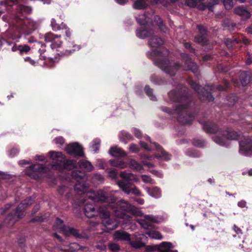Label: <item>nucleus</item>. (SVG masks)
I'll return each mask as SVG.
<instances>
[{
  "label": "nucleus",
  "mask_w": 252,
  "mask_h": 252,
  "mask_svg": "<svg viewBox=\"0 0 252 252\" xmlns=\"http://www.w3.org/2000/svg\"><path fill=\"white\" fill-rule=\"evenodd\" d=\"M186 64L188 65L187 69L191 70L193 73L197 71V66L195 63L190 60L186 61Z\"/></svg>",
  "instance_id": "nucleus-34"
},
{
  "label": "nucleus",
  "mask_w": 252,
  "mask_h": 252,
  "mask_svg": "<svg viewBox=\"0 0 252 252\" xmlns=\"http://www.w3.org/2000/svg\"><path fill=\"white\" fill-rule=\"evenodd\" d=\"M18 49L21 53L22 52L27 53L30 50V47L27 45H19Z\"/></svg>",
  "instance_id": "nucleus-49"
},
{
  "label": "nucleus",
  "mask_w": 252,
  "mask_h": 252,
  "mask_svg": "<svg viewBox=\"0 0 252 252\" xmlns=\"http://www.w3.org/2000/svg\"><path fill=\"white\" fill-rule=\"evenodd\" d=\"M65 52L63 54L64 55H68L70 54L72 51L79 50L80 47L79 46L74 45L73 42H69L65 45Z\"/></svg>",
  "instance_id": "nucleus-27"
},
{
  "label": "nucleus",
  "mask_w": 252,
  "mask_h": 252,
  "mask_svg": "<svg viewBox=\"0 0 252 252\" xmlns=\"http://www.w3.org/2000/svg\"><path fill=\"white\" fill-rule=\"evenodd\" d=\"M94 181L97 180L99 182H101L103 180V177L100 175L96 174L94 176Z\"/></svg>",
  "instance_id": "nucleus-64"
},
{
  "label": "nucleus",
  "mask_w": 252,
  "mask_h": 252,
  "mask_svg": "<svg viewBox=\"0 0 252 252\" xmlns=\"http://www.w3.org/2000/svg\"><path fill=\"white\" fill-rule=\"evenodd\" d=\"M149 18L146 16L145 14H142L136 17L137 22L141 25H145L147 23Z\"/></svg>",
  "instance_id": "nucleus-38"
},
{
  "label": "nucleus",
  "mask_w": 252,
  "mask_h": 252,
  "mask_svg": "<svg viewBox=\"0 0 252 252\" xmlns=\"http://www.w3.org/2000/svg\"><path fill=\"white\" fill-rule=\"evenodd\" d=\"M223 2L226 9H230L233 6L232 0H223Z\"/></svg>",
  "instance_id": "nucleus-50"
},
{
  "label": "nucleus",
  "mask_w": 252,
  "mask_h": 252,
  "mask_svg": "<svg viewBox=\"0 0 252 252\" xmlns=\"http://www.w3.org/2000/svg\"><path fill=\"white\" fill-rule=\"evenodd\" d=\"M77 183L74 186V189L78 194L85 193L87 190L88 186L86 183V178L85 177L80 178L76 177Z\"/></svg>",
  "instance_id": "nucleus-14"
},
{
  "label": "nucleus",
  "mask_w": 252,
  "mask_h": 252,
  "mask_svg": "<svg viewBox=\"0 0 252 252\" xmlns=\"http://www.w3.org/2000/svg\"><path fill=\"white\" fill-rule=\"evenodd\" d=\"M146 237L143 234H138L134 236L135 241H130V245L135 248L138 249L143 247L145 245L144 239Z\"/></svg>",
  "instance_id": "nucleus-16"
},
{
  "label": "nucleus",
  "mask_w": 252,
  "mask_h": 252,
  "mask_svg": "<svg viewBox=\"0 0 252 252\" xmlns=\"http://www.w3.org/2000/svg\"><path fill=\"white\" fill-rule=\"evenodd\" d=\"M144 218L151 224V223H158L159 219L158 217L153 215H145Z\"/></svg>",
  "instance_id": "nucleus-39"
},
{
  "label": "nucleus",
  "mask_w": 252,
  "mask_h": 252,
  "mask_svg": "<svg viewBox=\"0 0 252 252\" xmlns=\"http://www.w3.org/2000/svg\"><path fill=\"white\" fill-rule=\"evenodd\" d=\"M204 129L208 133H214L217 131L218 128L209 123H206L203 125Z\"/></svg>",
  "instance_id": "nucleus-29"
},
{
  "label": "nucleus",
  "mask_w": 252,
  "mask_h": 252,
  "mask_svg": "<svg viewBox=\"0 0 252 252\" xmlns=\"http://www.w3.org/2000/svg\"><path fill=\"white\" fill-rule=\"evenodd\" d=\"M159 67L165 72L171 75H174L180 67L179 64H172L168 61H161L157 63Z\"/></svg>",
  "instance_id": "nucleus-9"
},
{
  "label": "nucleus",
  "mask_w": 252,
  "mask_h": 252,
  "mask_svg": "<svg viewBox=\"0 0 252 252\" xmlns=\"http://www.w3.org/2000/svg\"><path fill=\"white\" fill-rule=\"evenodd\" d=\"M108 247L112 251H117L119 250V246L115 243H111L108 245Z\"/></svg>",
  "instance_id": "nucleus-56"
},
{
  "label": "nucleus",
  "mask_w": 252,
  "mask_h": 252,
  "mask_svg": "<svg viewBox=\"0 0 252 252\" xmlns=\"http://www.w3.org/2000/svg\"><path fill=\"white\" fill-rule=\"evenodd\" d=\"M142 181L145 183L154 184V182L151 178L148 175H143L141 176Z\"/></svg>",
  "instance_id": "nucleus-47"
},
{
  "label": "nucleus",
  "mask_w": 252,
  "mask_h": 252,
  "mask_svg": "<svg viewBox=\"0 0 252 252\" xmlns=\"http://www.w3.org/2000/svg\"><path fill=\"white\" fill-rule=\"evenodd\" d=\"M100 140L98 139H96L94 140L91 145V149L93 151L94 153L97 152L98 151L99 148V145Z\"/></svg>",
  "instance_id": "nucleus-41"
},
{
  "label": "nucleus",
  "mask_w": 252,
  "mask_h": 252,
  "mask_svg": "<svg viewBox=\"0 0 252 252\" xmlns=\"http://www.w3.org/2000/svg\"><path fill=\"white\" fill-rule=\"evenodd\" d=\"M32 202L33 200L31 198H28L23 201L18 206L15 216L12 217L9 216L8 219L13 223L21 219L24 216V210L28 206L31 205Z\"/></svg>",
  "instance_id": "nucleus-7"
},
{
  "label": "nucleus",
  "mask_w": 252,
  "mask_h": 252,
  "mask_svg": "<svg viewBox=\"0 0 252 252\" xmlns=\"http://www.w3.org/2000/svg\"><path fill=\"white\" fill-rule=\"evenodd\" d=\"M205 0H197V7L200 10H204L206 8V5L203 3Z\"/></svg>",
  "instance_id": "nucleus-54"
},
{
  "label": "nucleus",
  "mask_w": 252,
  "mask_h": 252,
  "mask_svg": "<svg viewBox=\"0 0 252 252\" xmlns=\"http://www.w3.org/2000/svg\"><path fill=\"white\" fill-rule=\"evenodd\" d=\"M119 137L120 140L125 143L127 142V140L132 139V136L129 133L124 130L121 132Z\"/></svg>",
  "instance_id": "nucleus-30"
},
{
  "label": "nucleus",
  "mask_w": 252,
  "mask_h": 252,
  "mask_svg": "<svg viewBox=\"0 0 252 252\" xmlns=\"http://www.w3.org/2000/svg\"><path fill=\"white\" fill-rule=\"evenodd\" d=\"M233 229L234 231L238 235V236L240 237V235L242 234L241 229L236 225H234Z\"/></svg>",
  "instance_id": "nucleus-57"
},
{
  "label": "nucleus",
  "mask_w": 252,
  "mask_h": 252,
  "mask_svg": "<svg viewBox=\"0 0 252 252\" xmlns=\"http://www.w3.org/2000/svg\"><path fill=\"white\" fill-rule=\"evenodd\" d=\"M109 153L113 157H126L127 155L122 149L117 146L111 147Z\"/></svg>",
  "instance_id": "nucleus-24"
},
{
  "label": "nucleus",
  "mask_w": 252,
  "mask_h": 252,
  "mask_svg": "<svg viewBox=\"0 0 252 252\" xmlns=\"http://www.w3.org/2000/svg\"><path fill=\"white\" fill-rule=\"evenodd\" d=\"M150 146L147 143L142 141L140 142V144L142 147L147 151H157L158 153L155 155V157L158 158H161L163 160L170 159L171 156L164 151L160 146L158 145L156 143H152L150 141Z\"/></svg>",
  "instance_id": "nucleus-4"
},
{
  "label": "nucleus",
  "mask_w": 252,
  "mask_h": 252,
  "mask_svg": "<svg viewBox=\"0 0 252 252\" xmlns=\"http://www.w3.org/2000/svg\"><path fill=\"white\" fill-rule=\"evenodd\" d=\"M80 168L87 172H90L93 170L94 167L88 161L82 160L78 162Z\"/></svg>",
  "instance_id": "nucleus-26"
},
{
  "label": "nucleus",
  "mask_w": 252,
  "mask_h": 252,
  "mask_svg": "<svg viewBox=\"0 0 252 252\" xmlns=\"http://www.w3.org/2000/svg\"><path fill=\"white\" fill-rule=\"evenodd\" d=\"M193 143L194 146L198 147H202L204 145L203 141L201 140H194Z\"/></svg>",
  "instance_id": "nucleus-58"
},
{
  "label": "nucleus",
  "mask_w": 252,
  "mask_h": 252,
  "mask_svg": "<svg viewBox=\"0 0 252 252\" xmlns=\"http://www.w3.org/2000/svg\"><path fill=\"white\" fill-rule=\"evenodd\" d=\"M145 189L148 194L152 197L158 198L161 196V190L157 187H154L152 188L146 187Z\"/></svg>",
  "instance_id": "nucleus-20"
},
{
  "label": "nucleus",
  "mask_w": 252,
  "mask_h": 252,
  "mask_svg": "<svg viewBox=\"0 0 252 252\" xmlns=\"http://www.w3.org/2000/svg\"><path fill=\"white\" fill-rule=\"evenodd\" d=\"M197 28L199 31V32L202 34L205 35L206 32V29L201 25H198Z\"/></svg>",
  "instance_id": "nucleus-59"
},
{
  "label": "nucleus",
  "mask_w": 252,
  "mask_h": 252,
  "mask_svg": "<svg viewBox=\"0 0 252 252\" xmlns=\"http://www.w3.org/2000/svg\"><path fill=\"white\" fill-rule=\"evenodd\" d=\"M240 77L241 84L245 86L250 82L251 74L249 72H243L241 73Z\"/></svg>",
  "instance_id": "nucleus-28"
},
{
  "label": "nucleus",
  "mask_w": 252,
  "mask_h": 252,
  "mask_svg": "<svg viewBox=\"0 0 252 252\" xmlns=\"http://www.w3.org/2000/svg\"><path fill=\"white\" fill-rule=\"evenodd\" d=\"M133 132L135 136L138 138H140L141 137L142 134L140 130L137 128H133Z\"/></svg>",
  "instance_id": "nucleus-60"
},
{
  "label": "nucleus",
  "mask_w": 252,
  "mask_h": 252,
  "mask_svg": "<svg viewBox=\"0 0 252 252\" xmlns=\"http://www.w3.org/2000/svg\"><path fill=\"white\" fill-rule=\"evenodd\" d=\"M195 40L198 43H200L202 44H205L207 42V40L205 36L204 35H198L195 37Z\"/></svg>",
  "instance_id": "nucleus-45"
},
{
  "label": "nucleus",
  "mask_w": 252,
  "mask_h": 252,
  "mask_svg": "<svg viewBox=\"0 0 252 252\" xmlns=\"http://www.w3.org/2000/svg\"><path fill=\"white\" fill-rule=\"evenodd\" d=\"M51 26L52 28V29L55 31H58L61 29V26H60L57 23L55 19L53 18L51 20Z\"/></svg>",
  "instance_id": "nucleus-46"
},
{
  "label": "nucleus",
  "mask_w": 252,
  "mask_h": 252,
  "mask_svg": "<svg viewBox=\"0 0 252 252\" xmlns=\"http://www.w3.org/2000/svg\"><path fill=\"white\" fill-rule=\"evenodd\" d=\"M114 239L117 240H124V241H130V235L126 232L117 231L114 235Z\"/></svg>",
  "instance_id": "nucleus-22"
},
{
  "label": "nucleus",
  "mask_w": 252,
  "mask_h": 252,
  "mask_svg": "<svg viewBox=\"0 0 252 252\" xmlns=\"http://www.w3.org/2000/svg\"><path fill=\"white\" fill-rule=\"evenodd\" d=\"M130 167L136 171H140L142 169V166L134 159H131L129 162Z\"/></svg>",
  "instance_id": "nucleus-32"
},
{
  "label": "nucleus",
  "mask_w": 252,
  "mask_h": 252,
  "mask_svg": "<svg viewBox=\"0 0 252 252\" xmlns=\"http://www.w3.org/2000/svg\"><path fill=\"white\" fill-rule=\"evenodd\" d=\"M87 196L94 201L107 202L111 203L109 206L113 210L115 215L118 218L127 219L128 216L123 211H133L132 206L124 200H121L117 203H114L115 201L114 197L111 194L102 190H99L96 193L87 192Z\"/></svg>",
  "instance_id": "nucleus-1"
},
{
  "label": "nucleus",
  "mask_w": 252,
  "mask_h": 252,
  "mask_svg": "<svg viewBox=\"0 0 252 252\" xmlns=\"http://www.w3.org/2000/svg\"><path fill=\"white\" fill-rule=\"evenodd\" d=\"M120 176L126 181H131L135 179V177L132 174L126 171L122 172Z\"/></svg>",
  "instance_id": "nucleus-35"
},
{
  "label": "nucleus",
  "mask_w": 252,
  "mask_h": 252,
  "mask_svg": "<svg viewBox=\"0 0 252 252\" xmlns=\"http://www.w3.org/2000/svg\"><path fill=\"white\" fill-rule=\"evenodd\" d=\"M159 252H173L171 248H173L172 244L170 242H163L160 245L156 246Z\"/></svg>",
  "instance_id": "nucleus-23"
},
{
  "label": "nucleus",
  "mask_w": 252,
  "mask_h": 252,
  "mask_svg": "<svg viewBox=\"0 0 252 252\" xmlns=\"http://www.w3.org/2000/svg\"><path fill=\"white\" fill-rule=\"evenodd\" d=\"M47 168L40 164H34L30 166L26 170V174L29 176L36 179L38 177L37 173H45L47 171Z\"/></svg>",
  "instance_id": "nucleus-11"
},
{
  "label": "nucleus",
  "mask_w": 252,
  "mask_h": 252,
  "mask_svg": "<svg viewBox=\"0 0 252 252\" xmlns=\"http://www.w3.org/2000/svg\"><path fill=\"white\" fill-rule=\"evenodd\" d=\"M49 155L53 160V166L56 169H61L63 167L71 169L76 167L75 162L73 160L65 162V158L61 152L51 151Z\"/></svg>",
  "instance_id": "nucleus-3"
},
{
  "label": "nucleus",
  "mask_w": 252,
  "mask_h": 252,
  "mask_svg": "<svg viewBox=\"0 0 252 252\" xmlns=\"http://www.w3.org/2000/svg\"><path fill=\"white\" fill-rule=\"evenodd\" d=\"M61 29H64L66 30L65 35L67 37L70 38L71 35V32L70 31L69 29H67L66 26L63 23L61 24Z\"/></svg>",
  "instance_id": "nucleus-55"
},
{
  "label": "nucleus",
  "mask_w": 252,
  "mask_h": 252,
  "mask_svg": "<svg viewBox=\"0 0 252 252\" xmlns=\"http://www.w3.org/2000/svg\"><path fill=\"white\" fill-rule=\"evenodd\" d=\"M11 23L19 31L24 30L26 28L29 31H32L36 26V23L35 22L19 18L18 16H15L11 21Z\"/></svg>",
  "instance_id": "nucleus-5"
},
{
  "label": "nucleus",
  "mask_w": 252,
  "mask_h": 252,
  "mask_svg": "<svg viewBox=\"0 0 252 252\" xmlns=\"http://www.w3.org/2000/svg\"><path fill=\"white\" fill-rule=\"evenodd\" d=\"M151 54H152V55L153 56H160V55H162V53L161 52H159V51L158 50H157V49H155V50L153 49L151 52ZM163 55H165L164 54H163Z\"/></svg>",
  "instance_id": "nucleus-61"
},
{
  "label": "nucleus",
  "mask_w": 252,
  "mask_h": 252,
  "mask_svg": "<svg viewBox=\"0 0 252 252\" xmlns=\"http://www.w3.org/2000/svg\"><path fill=\"white\" fill-rule=\"evenodd\" d=\"M69 190L68 189L65 187H61L59 188L58 191L61 194H64L65 192Z\"/></svg>",
  "instance_id": "nucleus-62"
},
{
  "label": "nucleus",
  "mask_w": 252,
  "mask_h": 252,
  "mask_svg": "<svg viewBox=\"0 0 252 252\" xmlns=\"http://www.w3.org/2000/svg\"><path fill=\"white\" fill-rule=\"evenodd\" d=\"M234 13L241 16L244 19H248L251 16L250 12L243 6L235 8Z\"/></svg>",
  "instance_id": "nucleus-19"
},
{
  "label": "nucleus",
  "mask_w": 252,
  "mask_h": 252,
  "mask_svg": "<svg viewBox=\"0 0 252 252\" xmlns=\"http://www.w3.org/2000/svg\"><path fill=\"white\" fill-rule=\"evenodd\" d=\"M137 221L140 225L145 229H149L152 226L151 224H150L145 218L144 219L138 220Z\"/></svg>",
  "instance_id": "nucleus-42"
},
{
  "label": "nucleus",
  "mask_w": 252,
  "mask_h": 252,
  "mask_svg": "<svg viewBox=\"0 0 252 252\" xmlns=\"http://www.w3.org/2000/svg\"><path fill=\"white\" fill-rule=\"evenodd\" d=\"M17 0H1L0 1V16L4 11H9Z\"/></svg>",
  "instance_id": "nucleus-17"
},
{
  "label": "nucleus",
  "mask_w": 252,
  "mask_h": 252,
  "mask_svg": "<svg viewBox=\"0 0 252 252\" xmlns=\"http://www.w3.org/2000/svg\"><path fill=\"white\" fill-rule=\"evenodd\" d=\"M54 141L56 144L59 145V147L62 146L64 142V139L62 136L56 137L54 139Z\"/></svg>",
  "instance_id": "nucleus-51"
},
{
  "label": "nucleus",
  "mask_w": 252,
  "mask_h": 252,
  "mask_svg": "<svg viewBox=\"0 0 252 252\" xmlns=\"http://www.w3.org/2000/svg\"><path fill=\"white\" fill-rule=\"evenodd\" d=\"M252 152V142L249 138H245L240 142L239 153L244 155H248Z\"/></svg>",
  "instance_id": "nucleus-12"
},
{
  "label": "nucleus",
  "mask_w": 252,
  "mask_h": 252,
  "mask_svg": "<svg viewBox=\"0 0 252 252\" xmlns=\"http://www.w3.org/2000/svg\"><path fill=\"white\" fill-rule=\"evenodd\" d=\"M60 37V35L54 34L52 32H48L44 35L45 41L51 42V47L53 49H57L61 47L62 42Z\"/></svg>",
  "instance_id": "nucleus-10"
},
{
  "label": "nucleus",
  "mask_w": 252,
  "mask_h": 252,
  "mask_svg": "<svg viewBox=\"0 0 252 252\" xmlns=\"http://www.w3.org/2000/svg\"><path fill=\"white\" fill-rule=\"evenodd\" d=\"M146 234L151 238L161 240L162 239V236L161 233L157 231L150 230L148 231Z\"/></svg>",
  "instance_id": "nucleus-31"
},
{
  "label": "nucleus",
  "mask_w": 252,
  "mask_h": 252,
  "mask_svg": "<svg viewBox=\"0 0 252 252\" xmlns=\"http://www.w3.org/2000/svg\"><path fill=\"white\" fill-rule=\"evenodd\" d=\"M185 4L190 7L197 6V0H185Z\"/></svg>",
  "instance_id": "nucleus-48"
},
{
  "label": "nucleus",
  "mask_w": 252,
  "mask_h": 252,
  "mask_svg": "<svg viewBox=\"0 0 252 252\" xmlns=\"http://www.w3.org/2000/svg\"><path fill=\"white\" fill-rule=\"evenodd\" d=\"M154 22L156 23L158 26L160 30L163 32H165V27L162 24V21L160 18L158 16H156L154 17Z\"/></svg>",
  "instance_id": "nucleus-37"
},
{
  "label": "nucleus",
  "mask_w": 252,
  "mask_h": 252,
  "mask_svg": "<svg viewBox=\"0 0 252 252\" xmlns=\"http://www.w3.org/2000/svg\"><path fill=\"white\" fill-rule=\"evenodd\" d=\"M84 212L86 216L88 218H92L96 213H98L101 218L104 219L103 220V223L109 230L115 229L118 225L116 220H112L109 219V212L108 211V208L105 206L100 207L96 212L92 204H87L84 207Z\"/></svg>",
  "instance_id": "nucleus-2"
},
{
  "label": "nucleus",
  "mask_w": 252,
  "mask_h": 252,
  "mask_svg": "<svg viewBox=\"0 0 252 252\" xmlns=\"http://www.w3.org/2000/svg\"><path fill=\"white\" fill-rule=\"evenodd\" d=\"M129 150L131 153H135L139 151V148L137 145L131 144L129 146Z\"/></svg>",
  "instance_id": "nucleus-52"
},
{
  "label": "nucleus",
  "mask_w": 252,
  "mask_h": 252,
  "mask_svg": "<svg viewBox=\"0 0 252 252\" xmlns=\"http://www.w3.org/2000/svg\"><path fill=\"white\" fill-rule=\"evenodd\" d=\"M64 149L68 154L70 155H74L77 156H83V155L82 148L77 143L67 145Z\"/></svg>",
  "instance_id": "nucleus-13"
},
{
  "label": "nucleus",
  "mask_w": 252,
  "mask_h": 252,
  "mask_svg": "<svg viewBox=\"0 0 252 252\" xmlns=\"http://www.w3.org/2000/svg\"><path fill=\"white\" fill-rule=\"evenodd\" d=\"M18 11L22 14L30 13L32 11V8L29 6L20 5L18 7Z\"/></svg>",
  "instance_id": "nucleus-43"
},
{
  "label": "nucleus",
  "mask_w": 252,
  "mask_h": 252,
  "mask_svg": "<svg viewBox=\"0 0 252 252\" xmlns=\"http://www.w3.org/2000/svg\"><path fill=\"white\" fill-rule=\"evenodd\" d=\"M154 33L152 29L148 30L146 27H143L137 31V36L140 38H146L152 36Z\"/></svg>",
  "instance_id": "nucleus-21"
},
{
  "label": "nucleus",
  "mask_w": 252,
  "mask_h": 252,
  "mask_svg": "<svg viewBox=\"0 0 252 252\" xmlns=\"http://www.w3.org/2000/svg\"><path fill=\"white\" fill-rule=\"evenodd\" d=\"M110 162L112 166H116L120 168H125L127 166V164L122 161L113 160H110Z\"/></svg>",
  "instance_id": "nucleus-36"
},
{
  "label": "nucleus",
  "mask_w": 252,
  "mask_h": 252,
  "mask_svg": "<svg viewBox=\"0 0 252 252\" xmlns=\"http://www.w3.org/2000/svg\"><path fill=\"white\" fill-rule=\"evenodd\" d=\"M147 5L144 0H138L134 2L133 7L135 9H141L146 7Z\"/></svg>",
  "instance_id": "nucleus-33"
},
{
  "label": "nucleus",
  "mask_w": 252,
  "mask_h": 252,
  "mask_svg": "<svg viewBox=\"0 0 252 252\" xmlns=\"http://www.w3.org/2000/svg\"><path fill=\"white\" fill-rule=\"evenodd\" d=\"M190 86L195 91L198 92V94H199V97L201 99L204 100L205 99L209 101L213 100V97L211 94L209 93H207L206 94H201V93L199 92L198 91L200 89L201 87L198 86L197 84L191 82L190 83Z\"/></svg>",
  "instance_id": "nucleus-18"
},
{
  "label": "nucleus",
  "mask_w": 252,
  "mask_h": 252,
  "mask_svg": "<svg viewBox=\"0 0 252 252\" xmlns=\"http://www.w3.org/2000/svg\"><path fill=\"white\" fill-rule=\"evenodd\" d=\"M24 60L26 62H28L31 64L34 65L35 64V61L32 59L30 57H26L24 59Z\"/></svg>",
  "instance_id": "nucleus-63"
},
{
  "label": "nucleus",
  "mask_w": 252,
  "mask_h": 252,
  "mask_svg": "<svg viewBox=\"0 0 252 252\" xmlns=\"http://www.w3.org/2000/svg\"><path fill=\"white\" fill-rule=\"evenodd\" d=\"M145 92L149 96L152 100H156V97L155 95L152 94L153 91L151 89L149 86H147L145 88Z\"/></svg>",
  "instance_id": "nucleus-44"
},
{
  "label": "nucleus",
  "mask_w": 252,
  "mask_h": 252,
  "mask_svg": "<svg viewBox=\"0 0 252 252\" xmlns=\"http://www.w3.org/2000/svg\"><path fill=\"white\" fill-rule=\"evenodd\" d=\"M107 172L109 177L111 178H115L117 176V172L116 170L114 169H108L107 170Z\"/></svg>",
  "instance_id": "nucleus-53"
},
{
  "label": "nucleus",
  "mask_w": 252,
  "mask_h": 252,
  "mask_svg": "<svg viewBox=\"0 0 252 252\" xmlns=\"http://www.w3.org/2000/svg\"><path fill=\"white\" fill-rule=\"evenodd\" d=\"M163 43L162 39L156 36H152L149 41V44L153 48H158Z\"/></svg>",
  "instance_id": "nucleus-25"
},
{
  "label": "nucleus",
  "mask_w": 252,
  "mask_h": 252,
  "mask_svg": "<svg viewBox=\"0 0 252 252\" xmlns=\"http://www.w3.org/2000/svg\"><path fill=\"white\" fill-rule=\"evenodd\" d=\"M118 184L119 187L127 194L132 192L135 195H140V192L138 189L133 187L129 184H126L123 181H120Z\"/></svg>",
  "instance_id": "nucleus-15"
},
{
  "label": "nucleus",
  "mask_w": 252,
  "mask_h": 252,
  "mask_svg": "<svg viewBox=\"0 0 252 252\" xmlns=\"http://www.w3.org/2000/svg\"><path fill=\"white\" fill-rule=\"evenodd\" d=\"M56 229H60L63 233L66 236L72 235L76 238H81V235L79 233L78 230L72 227L65 226L63 224L62 220L57 218L56 221Z\"/></svg>",
  "instance_id": "nucleus-8"
},
{
  "label": "nucleus",
  "mask_w": 252,
  "mask_h": 252,
  "mask_svg": "<svg viewBox=\"0 0 252 252\" xmlns=\"http://www.w3.org/2000/svg\"><path fill=\"white\" fill-rule=\"evenodd\" d=\"M222 135V138H220L219 136H215L213 137V139L218 144L225 146L227 145L228 140L237 139L240 136L241 133L233 131L225 130L223 132Z\"/></svg>",
  "instance_id": "nucleus-6"
},
{
  "label": "nucleus",
  "mask_w": 252,
  "mask_h": 252,
  "mask_svg": "<svg viewBox=\"0 0 252 252\" xmlns=\"http://www.w3.org/2000/svg\"><path fill=\"white\" fill-rule=\"evenodd\" d=\"M240 41H241V39H237L236 38H235L234 39L232 40L230 38H227L226 39L225 43L226 45L228 48H231L233 46V45H234L236 44H237Z\"/></svg>",
  "instance_id": "nucleus-40"
}]
</instances>
